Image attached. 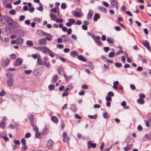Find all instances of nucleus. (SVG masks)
Segmentation results:
<instances>
[{
    "mask_svg": "<svg viewBox=\"0 0 151 151\" xmlns=\"http://www.w3.org/2000/svg\"><path fill=\"white\" fill-rule=\"evenodd\" d=\"M1 21L3 24L10 29L15 30L19 27L17 22L14 21L12 18L7 16H3Z\"/></svg>",
    "mask_w": 151,
    "mask_h": 151,
    "instance_id": "1",
    "label": "nucleus"
},
{
    "mask_svg": "<svg viewBox=\"0 0 151 151\" xmlns=\"http://www.w3.org/2000/svg\"><path fill=\"white\" fill-rule=\"evenodd\" d=\"M6 76L8 78L7 84L8 86L11 87L13 85L14 83L13 77L11 74L10 73H7Z\"/></svg>",
    "mask_w": 151,
    "mask_h": 151,
    "instance_id": "2",
    "label": "nucleus"
},
{
    "mask_svg": "<svg viewBox=\"0 0 151 151\" xmlns=\"http://www.w3.org/2000/svg\"><path fill=\"white\" fill-rule=\"evenodd\" d=\"M53 144V141L50 139L47 141L46 143V146L49 149L52 148Z\"/></svg>",
    "mask_w": 151,
    "mask_h": 151,
    "instance_id": "3",
    "label": "nucleus"
},
{
    "mask_svg": "<svg viewBox=\"0 0 151 151\" xmlns=\"http://www.w3.org/2000/svg\"><path fill=\"white\" fill-rule=\"evenodd\" d=\"M96 146V144L95 143H93L92 141H89L88 142L87 147L88 149L92 147L95 148Z\"/></svg>",
    "mask_w": 151,
    "mask_h": 151,
    "instance_id": "4",
    "label": "nucleus"
},
{
    "mask_svg": "<svg viewBox=\"0 0 151 151\" xmlns=\"http://www.w3.org/2000/svg\"><path fill=\"white\" fill-rule=\"evenodd\" d=\"M28 117L30 121L31 125H33L34 121L33 115L32 114H29L28 116Z\"/></svg>",
    "mask_w": 151,
    "mask_h": 151,
    "instance_id": "5",
    "label": "nucleus"
},
{
    "mask_svg": "<svg viewBox=\"0 0 151 151\" xmlns=\"http://www.w3.org/2000/svg\"><path fill=\"white\" fill-rule=\"evenodd\" d=\"M110 2L111 5L118 9V2L117 0H110Z\"/></svg>",
    "mask_w": 151,
    "mask_h": 151,
    "instance_id": "6",
    "label": "nucleus"
},
{
    "mask_svg": "<svg viewBox=\"0 0 151 151\" xmlns=\"http://www.w3.org/2000/svg\"><path fill=\"white\" fill-rule=\"evenodd\" d=\"M63 141L64 142L68 143L69 139L67 133L66 132H64L63 134Z\"/></svg>",
    "mask_w": 151,
    "mask_h": 151,
    "instance_id": "7",
    "label": "nucleus"
},
{
    "mask_svg": "<svg viewBox=\"0 0 151 151\" xmlns=\"http://www.w3.org/2000/svg\"><path fill=\"white\" fill-rule=\"evenodd\" d=\"M100 37L99 36H97L96 37V38L94 39V40L95 42L99 45H102V42L100 41Z\"/></svg>",
    "mask_w": 151,
    "mask_h": 151,
    "instance_id": "8",
    "label": "nucleus"
},
{
    "mask_svg": "<svg viewBox=\"0 0 151 151\" xmlns=\"http://www.w3.org/2000/svg\"><path fill=\"white\" fill-rule=\"evenodd\" d=\"M9 61L8 59H6L5 60H3L1 62V65L4 67H6L9 63Z\"/></svg>",
    "mask_w": 151,
    "mask_h": 151,
    "instance_id": "9",
    "label": "nucleus"
},
{
    "mask_svg": "<svg viewBox=\"0 0 151 151\" xmlns=\"http://www.w3.org/2000/svg\"><path fill=\"white\" fill-rule=\"evenodd\" d=\"M38 43L40 45H42L46 44V40L45 39L42 38L38 41Z\"/></svg>",
    "mask_w": 151,
    "mask_h": 151,
    "instance_id": "10",
    "label": "nucleus"
},
{
    "mask_svg": "<svg viewBox=\"0 0 151 151\" xmlns=\"http://www.w3.org/2000/svg\"><path fill=\"white\" fill-rule=\"evenodd\" d=\"M143 44L147 47V49L149 50H150V47L149 45V43L148 41L146 40L145 42H143Z\"/></svg>",
    "mask_w": 151,
    "mask_h": 151,
    "instance_id": "11",
    "label": "nucleus"
},
{
    "mask_svg": "<svg viewBox=\"0 0 151 151\" xmlns=\"http://www.w3.org/2000/svg\"><path fill=\"white\" fill-rule=\"evenodd\" d=\"M132 144L128 145L126 147L124 148V150L125 151H128L132 148Z\"/></svg>",
    "mask_w": 151,
    "mask_h": 151,
    "instance_id": "12",
    "label": "nucleus"
},
{
    "mask_svg": "<svg viewBox=\"0 0 151 151\" xmlns=\"http://www.w3.org/2000/svg\"><path fill=\"white\" fill-rule=\"evenodd\" d=\"M51 52L52 51L50 49L45 46L43 47V48L42 50V52L43 53H45L46 52Z\"/></svg>",
    "mask_w": 151,
    "mask_h": 151,
    "instance_id": "13",
    "label": "nucleus"
},
{
    "mask_svg": "<svg viewBox=\"0 0 151 151\" xmlns=\"http://www.w3.org/2000/svg\"><path fill=\"white\" fill-rule=\"evenodd\" d=\"M22 62L21 59L20 58H17L15 62V65L16 66H19L22 63Z\"/></svg>",
    "mask_w": 151,
    "mask_h": 151,
    "instance_id": "14",
    "label": "nucleus"
},
{
    "mask_svg": "<svg viewBox=\"0 0 151 151\" xmlns=\"http://www.w3.org/2000/svg\"><path fill=\"white\" fill-rule=\"evenodd\" d=\"M50 15L51 19L52 20L56 21L57 18V16L51 13H50Z\"/></svg>",
    "mask_w": 151,
    "mask_h": 151,
    "instance_id": "15",
    "label": "nucleus"
},
{
    "mask_svg": "<svg viewBox=\"0 0 151 151\" xmlns=\"http://www.w3.org/2000/svg\"><path fill=\"white\" fill-rule=\"evenodd\" d=\"M38 64L40 65H43L45 64V62L41 60L40 58H38L37 60Z\"/></svg>",
    "mask_w": 151,
    "mask_h": 151,
    "instance_id": "16",
    "label": "nucleus"
},
{
    "mask_svg": "<svg viewBox=\"0 0 151 151\" xmlns=\"http://www.w3.org/2000/svg\"><path fill=\"white\" fill-rule=\"evenodd\" d=\"M93 14V11L91 10H90L87 15V18L88 20L90 19H91Z\"/></svg>",
    "mask_w": 151,
    "mask_h": 151,
    "instance_id": "17",
    "label": "nucleus"
},
{
    "mask_svg": "<svg viewBox=\"0 0 151 151\" xmlns=\"http://www.w3.org/2000/svg\"><path fill=\"white\" fill-rule=\"evenodd\" d=\"M98 9L104 13H106L107 12L106 9L103 7L99 6L98 7Z\"/></svg>",
    "mask_w": 151,
    "mask_h": 151,
    "instance_id": "18",
    "label": "nucleus"
},
{
    "mask_svg": "<svg viewBox=\"0 0 151 151\" xmlns=\"http://www.w3.org/2000/svg\"><path fill=\"white\" fill-rule=\"evenodd\" d=\"M78 58L79 60L85 62L86 61V59L82 55H80L78 56Z\"/></svg>",
    "mask_w": 151,
    "mask_h": 151,
    "instance_id": "19",
    "label": "nucleus"
},
{
    "mask_svg": "<svg viewBox=\"0 0 151 151\" xmlns=\"http://www.w3.org/2000/svg\"><path fill=\"white\" fill-rule=\"evenodd\" d=\"M73 88V87L70 85H67L66 86V88L64 89L65 91H68L69 90H71Z\"/></svg>",
    "mask_w": 151,
    "mask_h": 151,
    "instance_id": "20",
    "label": "nucleus"
},
{
    "mask_svg": "<svg viewBox=\"0 0 151 151\" xmlns=\"http://www.w3.org/2000/svg\"><path fill=\"white\" fill-rule=\"evenodd\" d=\"M100 16L99 14L96 13L95 14L94 16L93 17V20L95 21H96L98 19L100 18Z\"/></svg>",
    "mask_w": 151,
    "mask_h": 151,
    "instance_id": "21",
    "label": "nucleus"
},
{
    "mask_svg": "<svg viewBox=\"0 0 151 151\" xmlns=\"http://www.w3.org/2000/svg\"><path fill=\"white\" fill-rule=\"evenodd\" d=\"M70 55L73 57H75L78 55V53L76 51H72L70 52Z\"/></svg>",
    "mask_w": 151,
    "mask_h": 151,
    "instance_id": "22",
    "label": "nucleus"
},
{
    "mask_svg": "<svg viewBox=\"0 0 151 151\" xmlns=\"http://www.w3.org/2000/svg\"><path fill=\"white\" fill-rule=\"evenodd\" d=\"M107 42L110 44H112L114 42V40L112 38H111L110 37H108L107 38Z\"/></svg>",
    "mask_w": 151,
    "mask_h": 151,
    "instance_id": "23",
    "label": "nucleus"
},
{
    "mask_svg": "<svg viewBox=\"0 0 151 151\" xmlns=\"http://www.w3.org/2000/svg\"><path fill=\"white\" fill-rule=\"evenodd\" d=\"M51 120L53 122L55 123L57 122L58 121V118L55 116H53L51 117Z\"/></svg>",
    "mask_w": 151,
    "mask_h": 151,
    "instance_id": "24",
    "label": "nucleus"
},
{
    "mask_svg": "<svg viewBox=\"0 0 151 151\" xmlns=\"http://www.w3.org/2000/svg\"><path fill=\"white\" fill-rule=\"evenodd\" d=\"M35 137L36 138H38L40 139L41 138V136L40 133L39 132H36L35 134Z\"/></svg>",
    "mask_w": 151,
    "mask_h": 151,
    "instance_id": "25",
    "label": "nucleus"
},
{
    "mask_svg": "<svg viewBox=\"0 0 151 151\" xmlns=\"http://www.w3.org/2000/svg\"><path fill=\"white\" fill-rule=\"evenodd\" d=\"M59 10L58 7H56L55 8H53L51 10V11L52 12L56 13V12H58Z\"/></svg>",
    "mask_w": 151,
    "mask_h": 151,
    "instance_id": "26",
    "label": "nucleus"
},
{
    "mask_svg": "<svg viewBox=\"0 0 151 151\" xmlns=\"http://www.w3.org/2000/svg\"><path fill=\"white\" fill-rule=\"evenodd\" d=\"M16 44H22L23 43V40L21 38H19L16 40Z\"/></svg>",
    "mask_w": 151,
    "mask_h": 151,
    "instance_id": "27",
    "label": "nucleus"
},
{
    "mask_svg": "<svg viewBox=\"0 0 151 151\" xmlns=\"http://www.w3.org/2000/svg\"><path fill=\"white\" fill-rule=\"evenodd\" d=\"M58 78V76L57 75L54 76L52 78V81L53 83H55L56 82Z\"/></svg>",
    "mask_w": 151,
    "mask_h": 151,
    "instance_id": "28",
    "label": "nucleus"
},
{
    "mask_svg": "<svg viewBox=\"0 0 151 151\" xmlns=\"http://www.w3.org/2000/svg\"><path fill=\"white\" fill-rule=\"evenodd\" d=\"M137 102L139 104H142L145 103V101L143 99L139 98L137 100Z\"/></svg>",
    "mask_w": 151,
    "mask_h": 151,
    "instance_id": "29",
    "label": "nucleus"
},
{
    "mask_svg": "<svg viewBox=\"0 0 151 151\" xmlns=\"http://www.w3.org/2000/svg\"><path fill=\"white\" fill-rule=\"evenodd\" d=\"M34 73L36 76H39L41 74V73L39 72V70L38 69H37L34 70Z\"/></svg>",
    "mask_w": 151,
    "mask_h": 151,
    "instance_id": "30",
    "label": "nucleus"
},
{
    "mask_svg": "<svg viewBox=\"0 0 151 151\" xmlns=\"http://www.w3.org/2000/svg\"><path fill=\"white\" fill-rule=\"evenodd\" d=\"M5 126L6 124L4 121H2L0 123V127L2 129H4L5 128Z\"/></svg>",
    "mask_w": 151,
    "mask_h": 151,
    "instance_id": "31",
    "label": "nucleus"
},
{
    "mask_svg": "<svg viewBox=\"0 0 151 151\" xmlns=\"http://www.w3.org/2000/svg\"><path fill=\"white\" fill-rule=\"evenodd\" d=\"M48 132V130L47 127H45L42 131V134L44 135L47 134Z\"/></svg>",
    "mask_w": 151,
    "mask_h": 151,
    "instance_id": "32",
    "label": "nucleus"
},
{
    "mask_svg": "<svg viewBox=\"0 0 151 151\" xmlns=\"http://www.w3.org/2000/svg\"><path fill=\"white\" fill-rule=\"evenodd\" d=\"M55 88V86L52 84H50L48 86L49 89L50 91L53 90Z\"/></svg>",
    "mask_w": 151,
    "mask_h": 151,
    "instance_id": "33",
    "label": "nucleus"
},
{
    "mask_svg": "<svg viewBox=\"0 0 151 151\" xmlns=\"http://www.w3.org/2000/svg\"><path fill=\"white\" fill-rule=\"evenodd\" d=\"M88 117L90 119H96L97 117V116L96 115H88Z\"/></svg>",
    "mask_w": 151,
    "mask_h": 151,
    "instance_id": "34",
    "label": "nucleus"
},
{
    "mask_svg": "<svg viewBox=\"0 0 151 151\" xmlns=\"http://www.w3.org/2000/svg\"><path fill=\"white\" fill-rule=\"evenodd\" d=\"M26 43L29 46H32L33 45L32 42L30 40L27 41Z\"/></svg>",
    "mask_w": 151,
    "mask_h": 151,
    "instance_id": "35",
    "label": "nucleus"
},
{
    "mask_svg": "<svg viewBox=\"0 0 151 151\" xmlns=\"http://www.w3.org/2000/svg\"><path fill=\"white\" fill-rule=\"evenodd\" d=\"M16 12L14 9H12L9 11V14L11 15H14L15 14Z\"/></svg>",
    "mask_w": 151,
    "mask_h": 151,
    "instance_id": "36",
    "label": "nucleus"
},
{
    "mask_svg": "<svg viewBox=\"0 0 151 151\" xmlns=\"http://www.w3.org/2000/svg\"><path fill=\"white\" fill-rule=\"evenodd\" d=\"M31 126L33 127V129L35 131V132H37L39 131V129L37 127V126L35 125L34 124L33 125Z\"/></svg>",
    "mask_w": 151,
    "mask_h": 151,
    "instance_id": "37",
    "label": "nucleus"
},
{
    "mask_svg": "<svg viewBox=\"0 0 151 151\" xmlns=\"http://www.w3.org/2000/svg\"><path fill=\"white\" fill-rule=\"evenodd\" d=\"M74 15L76 17H80L81 16V13L78 12H75Z\"/></svg>",
    "mask_w": 151,
    "mask_h": 151,
    "instance_id": "38",
    "label": "nucleus"
},
{
    "mask_svg": "<svg viewBox=\"0 0 151 151\" xmlns=\"http://www.w3.org/2000/svg\"><path fill=\"white\" fill-rule=\"evenodd\" d=\"M39 5H40L41 6L38 7L37 9V10L41 11L43 9V7L42 6V5L41 3H39Z\"/></svg>",
    "mask_w": 151,
    "mask_h": 151,
    "instance_id": "39",
    "label": "nucleus"
},
{
    "mask_svg": "<svg viewBox=\"0 0 151 151\" xmlns=\"http://www.w3.org/2000/svg\"><path fill=\"white\" fill-rule=\"evenodd\" d=\"M103 116L104 118H107L109 116V114L106 112L104 113L103 114Z\"/></svg>",
    "mask_w": 151,
    "mask_h": 151,
    "instance_id": "40",
    "label": "nucleus"
},
{
    "mask_svg": "<svg viewBox=\"0 0 151 151\" xmlns=\"http://www.w3.org/2000/svg\"><path fill=\"white\" fill-rule=\"evenodd\" d=\"M115 54L114 52H112L109 53V56L110 58H112L115 56Z\"/></svg>",
    "mask_w": 151,
    "mask_h": 151,
    "instance_id": "41",
    "label": "nucleus"
},
{
    "mask_svg": "<svg viewBox=\"0 0 151 151\" xmlns=\"http://www.w3.org/2000/svg\"><path fill=\"white\" fill-rule=\"evenodd\" d=\"M37 33L39 34H43V35H47V34H46L45 32H43L41 30H38L37 31Z\"/></svg>",
    "mask_w": 151,
    "mask_h": 151,
    "instance_id": "42",
    "label": "nucleus"
},
{
    "mask_svg": "<svg viewBox=\"0 0 151 151\" xmlns=\"http://www.w3.org/2000/svg\"><path fill=\"white\" fill-rule=\"evenodd\" d=\"M115 65L116 66L117 68H120L122 66V64L119 63H115Z\"/></svg>",
    "mask_w": 151,
    "mask_h": 151,
    "instance_id": "43",
    "label": "nucleus"
},
{
    "mask_svg": "<svg viewBox=\"0 0 151 151\" xmlns=\"http://www.w3.org/2000/svg\"><path fill=\"white\" fill-rule=\"evenodd\" d=\"M31 136V134L29 132L27 133L25 135V137L26 138L30 137Z\"/></svg>",
    "mask_w": 151,
    "mask_h": 151,
    "instance_id": "44",
    "label": "nucleus"
},
{
    "mask_svg": "<svg viewBox=\"0 0 151 151\" xmlns=\"http://www.w3.org/2000/svg\"><path fill=\"white\" fill-rule=\"evenodd\" d=\"M5 7L9 9H11L12 8V6L10 4H6Z\"/></svg>",
    "mask_w": 151,
    "mask_h": 151,
    "instance_id": "45",
    "label": "nucleus"
},
{
    "mask_svg": "<svg viewBox=\"0 0 151 151\" xmlns=\"http://www.w3.org/2000/svg\"><path fill=\"white\" fill-rule=\"evenodd\" d=\"M139 97L140 98L143 99L145 98V95L143 93H140L139 94Z\"/></svg>",
    "mask_w": 151,
    "mask_h": 151,
    "instance_id": "46",
    "label": "nucleus"
},
{
    "mask_svg": "<svg viewBox=\"0 0 151 151\" xmlns=\"http://www.w3.org/2000/svg\"><path fill=\"white\" fill-rule=\"evenodd\" d=\"M108 96L111 97L113 96H114V93L112 91H109L108 93Z\"/></svg>",
    "mask_w": 151,
    "mask_h": 151,
    "instance_id": "47",
    "label": "nucleus"
},
{
    "mask_svg": "<svg viewBox=\"0 0 151 151\" xmlns=\"http://www.w3.org/2000/svg\"><path fill=\"white\" fill-rule=\"evenodd\" d=\"M57 47L59 49H62L63 47V45L61 44H58L57 45Z\"/></svg>",
    "mask_w": 151,
    "mask_h": 151,
    "instance_id": "48",
    "label": "nucleus"
},
{
    "mask_svg": "<svg viewBox=\"0 0 151 151\" xmlns=\"http://www.w3.org/2000/svg\"><path fill=\"white\" fill-rule=\"evenodd\" d=\"M68 21L70 22L72 24H73L75 22V20L73 19H68Z\"/></svg>",
    "mask_w": 151,
    "mask_h": 151,
    "instance_id": "49",
    "label": "nucleus"
},
{
    "mask_svg": "<svg viewBox=\"0 0 151 151\" xmlns=\"http://www.w3.org/2000/svg\"><path fill=\"white\" fill-rule=\"evenodd\" d=\"M5 95V93L4 90H2L0 93V96H4Z\"/></svg>",
    "mask_w": 151,
    "mask_h": 151,
    "instance_id": "50",
    "label": "nucleus"
},
{
    "mask_svg": "<svg viewBox=\"0 0 151 151\" xmlns=\"http://www.w3.org/2000/svg\"><path fill=\"white\" fill-rule=\"evenodd\" d=\"M32 72V71L31 70H25L24 71V73L26 74H30Z\"/></svg>",
    "mask_w": 151,
    "mask_h": 151,
    "instance_id": "51",
    "label": "nucleus"
},
{
    "mask_svg": "<svg viewBox=\"0 0 151 151\" xmlns=\"http://www.w3.org/2000/svg\"><path fill=\"white\" fill-rule=\"evenodd\" d=\"M61 8L62 9H65L66 8V6L65 4L63 3L61 5Z\"/></svg>",
    "mask_w": 151,
    "mask_h": 151,
    "instance_id": "52",
    "label": "nucleus"
},
{
    "mask_svg": "<svg viewBox=\"0 0 151 151\" xmlns=\"http://www.w3.org/2000/svg\"><path fill=\"white\" fill-rule=\"evenodd\" d=\"M25 17L24 15H21L20 16L19 20L21 21H22L24 19Z\"/></svg>",
    "mask_w": 151,
    "mask_h": 151,
    "instance_id": "53",
    "label": "nucleus"
},
{
    "mask_svg": "<svg viewBox=\"0 0 151 151\" xmlns=\"http://www.w3.org/2000/svg\"><path fill=\"white\" fill-rule=\"evenodd\" d=\"M22 144L23 145H24L26 144V142L25 139H22L21 141Z\"/></svg>",
    "mask_w": 151,
    "mask_h": 151,
    "instance_id": "54",
    "label": "nucleus"
},
{
    "mask_svg": "<svg viewBox=\"0 0 151 151\" xmlns=\"http://www.w3.org/2000/svg\"><path fill=\"white\" fill-rule=\"evenodd\" d=\"M45 65L46 67L48 68H50V64L48 62H46L45 61Z\"/></svg>",
    "mask_w": 151,
    "mask_h": 151,
    "instance_id": "55",
    "label": "nucleus"
},
{
    "mask_svg": "<svg viewBox=\"0 0 151 151\" xmlns=\"http://www.w3.org/2000/svg\"><path fill=\"white\" fill-rule=\"evenodd\" d=\"M130 87L131 89L133 90H134L135 89V87L133 84H131L130 85Z\"/></svg>",
    "mask_w": 151,
    "mask_h": 151,
    "instance_id": "56",
    "label": "nucleus"
},
{
    "mask_svg": "<svg viewBox=\"0 0 151 151\" xmlns=\"http://www.w3.org/2000/svg\"><path fill=\"white\" fill-rule=\"evenodd\" d=\"M40 56V55H38L37 56V54H33L32 55V57L35 59H36V58H37V57L39 58Z\"/></svg>",
    "mask_w": 151,
    "mask_h": 151,
    "instance_id": "57",
    "label": "nucleus"
},
{
    "mask_svg": "<svg viewBox=\"0 0 151 151\" xmlns=\"http://www.w3.org/2000/svg\"><path fill=\"white\" fill-rule=\"evenodd\" d=\"M20 2L21 1L20 0H19L17 1L14 2L13 4L15 5H17L19 4Z\"/></svg>",
    "mask_w": 151,
    "mask_h": 151,
    "instance_id": "58",
    "label": "nucleus"
},
{
    "mask_svg": "<svg viewBox=\"0 0 151 151\" xmlns=\"http://www.w3.org/2000/svg\"><path fill=\"white\" fill-rule=\"evenodd\" d=\"M85 93V91L83 90H82L79 93V94L80 96H81L84 95Z\"/></svg>",
    "mask_w": 151,
    "mask_h": 151,
    "instance_id": "59",
    "label": "nucleus"
},
{
    "mask_svg": "<svg viewBox=\"0 0 151 151\" xmlns=\"http://www.w3.org/2000/svg\"><path fill=\"white\" fill-rule=\"evenodd\" d=\"M35 10V8L34 7H32L30 8L29 11L30 12H33Z\"/></svg>",
    "mask_w": 151,
    "mask_h": 151,
    "instance_id": "60",
    "label": "nucleus"
},
{
    "mask_svg": "<svg viewBox=\"0 0 151 151\" xmlns=\"http://www.w3.org/2000/svg\"><path fill=\"white\" fill-rule=\"evenodd\" d=\"M56 21L58 23H61L63 22V20L61 18L58 19L57 18Z\"/></svg>",
    "mask_w": 151,
    "mask_h": 151,
    "instance_id": "61",
    "label": "nucleus"
},
{
    "mask_svg": "<svg viewBox=\"0 0 151 151\" xmlns=\"http://www.w3.org/2000/svg\"><path fill=\"white\" fill-rule=\"evenodd\" d=\"M28 9V6L27 5L24 6L23 7V10L24 11H27Z\"/></svg>",
    "mask_w": 151,
    "mask_h": 151,
    "instance_id": "62",
    "label": "nucleus"
},
{
    "mask_svg": "<svg viewBox=\"0 0 151 151\" xmlns=\"http://www.w3.org/2000/svg\"><path fill=\"white\" fill-rule=\"evenodd\" d=\"M14 142L16 145H19L20 144V142L19 140H16V139L14 140Z\"/></svg>",
    "mask_w": 151,
    "mask_h": 151,
    "instance_id": "63",
    "label": "nucleus"
},
{
    "mask_svg": "<svg viewBox=\"0 0 151 151\" xmlns=\"http://www.w3.org/2000/svg\"><path fill=\"white\" fill-rule=\"evenodd\" d=\"M103 4L104 6L106 7H107L109 6V4L106 1H103Z\"/></svg>",
    "mask_w": 151,
    "mask_h": 151,
    "instance_id": "64",
    "label": "nucleus"
}]
</instances>
